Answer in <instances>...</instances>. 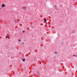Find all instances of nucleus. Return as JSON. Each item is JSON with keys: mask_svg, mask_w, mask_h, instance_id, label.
Segmentation results:
<instances>
[{"mask_svg": "<svg viewBox=\"0 0 77 77\" xmlns=\"http://www.w3.org/2000/svg\"><path fill=\"white\" fill-rule=\"evenodd\" d=\"M26 7H22V9H25V10L26 9Z\"/></svg>", "mask_w": 77, "mask_h": 77, "instance_id": "obj_1", "label": "nucleus"}, {"mask_svg": "<svg viewBox=\"0 0 77 77\" xmlns=\"http://www.w3.org/2000/svg\"><path fill=\"white\" fill-rule=\"evenodd\" d=\"M5 6V4H3L2 5V7H4Z\"/></svg>", "mask_w": 77, "mask_h": 77, "instance_id": "obj_2", "label": "nucleus"}, {"mask_svg": "<svg viewBox=\"0 0 77 77\" xmlns=\"http://www.w3.org/2000/svg\"><path fill=\"white\" fill-rule=\"evenodd\" d=\"M54 54H57V52H56V51L54 52Z\"/></svg>", "mask_w": 77, "mask_h": 77, "instance_id": "obj_3", "label": "nucleus"}, {"mask_svg": "<svg viewBox=\"0 0 77 77\" xmlns=\"http://www.w3.org/2000/svg\"><path fill=\"white\" fill-rule=\"evenodd\" d=\"M25 59H23V62H25Z\"/></svg>", "mask_w": 77, "mask_h": 77, "instance_id": "obj_4", "label": "nucleus"}, {"mask_svg": "<svg viewBox=\"0 0 77 77\" xmlns=\"http://www.w3.org/2000/svg\"><path fill=\"white\" fill-rule=\"evenodd\" d=\"M44 20H45V21H46L47 20V19H46L45 18H44Z\"/></svg>", "mask_w": 77, "mask_h": 77, "instance_id": "obj_5", "label": "nucleus"}, {"mask_svg": "<svg viewBox=\"0 0 77 77\" xmlns=\"http://www.w3.org/2000/svg\"><path fill=\"white\" fill-rule=\"evenodd\" d=\"M19 42L21 41V40L19 39Z\"/></svg>", "mask_w": 77, "mask_h": 77, "instance_id": "obj_6", "label": "nucleus"}, {"mask_svg": "<svg viewBox=\"0 0 77 77\" xmlns=\"http://www.w3.org/2000/svg\"><path fill=\"white\" fill-rule=\"evenodd\" d=\"M47 22V20H45V23H46Z\"/></svg>", "mask_w": 77, "mask_h": 77, "instance_id": "obj_7", "label": "nucleus"}, {"mask_svg": "<svg viewBox=\"0 0 77 77\" xmlns=\"http://www.w3.org/2000/svg\"><path fill=\"white\" fill-rule=\"evenodd\" d=\"M23 33H24L25 32V31H23Z\"/></svg>", "mask_w": 77, "mask_h": 77, "instance_id": "obj_8", "label": "nucleus"}, {"mask_svg": "<svg viewBox=\"0 0 77 77\" xmlns=\"http://www.w3.org/2000/svg\"><path fill=\"white\" fill-rule=\"evenodd\" d=\"M8 39H10V38H9L8 37Z\"/></svg>", "mask_w": 77, "mask_h": 77, "instance_id": "obj_9", "label": "nucleus"}, {"mask_svg": "<svg viewBox=\"0 0 77 77\" xmlns=\"http://www.w3.org/2000/svg\"><path fill=\"white\" fill-rule=\"evenodd\" d=\"M8 38V37H6V38Z\"/></svg>", "mask_w": 77, "mask_h": 77, "instance_id": "obj_10", "label": "nucleus"}, {"mask_svg": "<svg viewBox=\"0 0 77 77\" xmlns=\"http://www.w3.org/2000/svg\"><path fill=\"white\" fill-rule=\"evenodd\" d=\"M73 56H75V55H74Z\"/></svg>", "mask_w": 77, "mask_h": 77, "instance_id": "obj_11", "label": "nucleus"}, {"mask_svg": "<svg viewBox=\"0 0 77 77\" xmlns=\"http://www.w3.org/2000/svg\"><path fill=\"white\" fill-rule=\"evenodd\" d=\"M24 41H26V40H24Z\"/></svg>", "mask_w": 77, "mask_h": 77, "instance_id": "obj_12", "label": "nucleus"}, {"mask_svg": "<svg viewBox=\"0 0 77 77\" xmlns=\"http://www.w3.org/2000/svg\"><path fill=\"white\" fill-rule=\"evenodd\" d=\"M23 44H24V43H23Z\"/></svg>", "mask_w": 77, "mask_h": 77, "instance_id": "obj_13", "label": "nucleus"}, {"mask_svg": "<svg viewBox=\"0 0 77 77\" xmlns=\"http://www.w3.org/2000/svg\"><path fill=\"white\" fill-rule=\"evenodd\" d=\"M55 7H56V5H55Z\"/></svg>", "mask_w": 77, "mask_h": 77, "instance_id": "obj_14", "label": "nucleus"}, {"mask_svg": "<svg viewBox=\"0 0 77 77\" xmlns=\"http://www.w3.org/2000/svg\"><path fill=\"white\" fill-rule=\"evenodd\" d=\"M65 15H66V14Z\"/></svg>", "mask_w": 77, "mask_h": 77, "instance_id": "obj_15", "label": "nucleus"}]
</instances>
